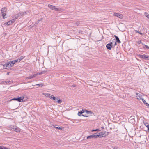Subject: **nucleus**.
Here are the masks:
<instances>
[{
    "label": "nucleus",
    "instance_id": "nucleus-43",
    "mask_svg": "<svg viewBox=\"0 0 149 149\" xmlns=\"http://www.w3.org/2000/svg\"><path fill=\"white\" fill-rule=\"evenodd\" d=\"M116 45H117V43H116V42H115L114 44V46H115Z\"/></svg>",
    "mask_w": 149,
    "mask_h": 149
},
{
    "label": "nucleus",
    "instance_id": "nucleus-35",
    "mask_svg": "<svg viewBox=\"0 0 149 149\" xmlns=\"http://www.w3.org/2000/svg\"><path fill=\"white\" fill-rule=\"evenodd\" d=\"M55 99H56V98L54 96H53L52 100H55Z\"/></svg>",
    "mask_w": 149,
    "mask_h": 149
},
{
    "label": "nucleus",
    "instance_id": "nucleus-15",
    "mask_svg": "<svg viewBox=\"0 0 149 149\" xmlns=\"http://www.w3.org/2000/svg\"><path fill=\"white\" fill-rule=\"evenodd\" d=\"M114 37L116 38V42H117L118 43H120L121 42L119 40V38L116 35L114 36Z\"/></svg>",
    "mask_w": 149,
    "mask_h": 149
},
{
    "label": "nucleus",
    "instance_id": "nucleus-5",
    "mask_svg": "<svg viewBox=\"0 0 149 149\" xmlns=\"http://www.w3.org/2000/svg\"><path fill=\"white\" fill-rule=\"evenodd\" d=\"M48 7L50 8L51 9L53 10L57 11L59 10V9L58 8H56L55 6H53V5L50 4H49L48 5Z\"/></svg>",
    "mask_w": 149,
    "mask_h": 149
},
{
    "label": "nucleus",
    "instance_id": "nucleus-3",
    "mask_svg": "<svg viewBox=\"0 0 149 149\" xmlns=\"http://www.w3.org/2000/svg\"><path fill=\"white\" fill-rule=\"evenodd\" d=\"M98 135H99V137H105L107 136L109 134V132H101L99 133H98Z\"/></svg>",
    "mask_w": 149,
    "mask_h": 149
},
{
    "label": "nucleus",
    "instance_id": "nucleus-12",
    "mask_svg": "<svg viewBox=\"0 0 149 149\" xmlns=\"http://www.w3.org/2000/svg\"><path fill=\"white\" fill-rule=\"evenodd\" d=\"M147 55L145 54L143 55H139V57L141 58H143L145 59H146Z\"/></svg>",
    "mask_w": 149,
    "mask_h": 149
},
{
    "label": "nucleus",
    "instance_id": "nucleus-47",
    "mask_svg": "<svg viewBox=\"0 0 149 149\" xmlns=\"http://www.w3.org/2000/svg\"><path fill=\"white\" fill-rule=\"evenodd\" d=\"M101 128H102V129H104V127H101Z\"/></svg>",
    "mask_w": 149,
    "mask_h": 149
},
{
    "label": "nucleus",
    "instance_id": "nucleus-16",
    "mask_svg": "<svg viewBox=\"0 0 149 149\" xmlns=\"http://www.w3.org/2000/svg\"><path fill=\"white\" fill-rule=\"evenodd\" d=\"M112 46L111 45V44H108L106 45V47L107 49L109 50H111V49Z\"/></svg>",
    "mask_w": 149,
    "mask_h": 149
},
{
    "label": "nucleus",
    "instance_id": "nucleus-33",
    "mask_svg": "<svg viewBox=\"0 0 149 149\" xmlns=\"http://www.w3.org/2000/svg\"><path fill=\"white\" fill-rule=\"evenodd\" d=\"M57 102L58 103H60L62 102V100L60 99H59L58 100Z\"/></svg>",
    "mask_w": 149,
    "mask_h": 149
},
{
    "label": "nucleus",
    "instance_id": "nucleus-4",
    "mask_svg": "<svg viewBox=\"0 0 149 149\" xmlns=\"http://www.w3.org/2000/svg\"><path fill=\"white\" fill-rule=\"evenodd\" d=\"M99 135L98 134V133H96L93 134L92 135L88 136L87 137V139H91L92 138H97L99 137Z\"/></svg>",
    "mask_w": 149,
    "mask_h": 149
},
{
    "label": "nucleus",
    "instance_id": "nucleus-41",
    "mask_svg": "<svg viewBox=\"0 0 149 149\" xmlns=\"http://www.w3.org/2000/svg\"><path fill=\"white\" fill-rule=\"evenodd\" d=\"M109 44H111V45L112 46V45L113 44V43L112 42H111L110 43H109Z\"/></svg>",
    "mask_w": 149,
    "mask_h": 149
},
{
    "label": "nucleus",
    "instance_id": "nucleus-2",
    "mask_svg": "<svg viewBox=\"0 0 149 149\" xmlns=\"http://www.w3.org/2000/svg\"><path fill=\"white\" fill-rule=\"evenodd\" d=\"M27 14L26 12H19L15 15V18L18 19V18L23 16L24 15Z\"/></svg>",
    "mask_w": 149,
    "mask_h": 149
},
{
    "label": "nucleus",
    "instance_id": "nucleus-26",
    "mask_svg": "<svg viewBox=\"0 0 149 149\" xmlns=\"http://www.w3.org/2000/svg\"><path fill=\"white\" fill-rule=\"evenodd\" d=\"M100 130L99 129H93L92 130V132L94 131H100Z\"/></svg>",
    "mask_w": 149,
    "mask_h": 149
},
{
    "label": "nucleus",
    "instance_id": "nucleus-32",
    "mask_svg": "<svg viewBox=\"0 0 149 149\" xmlns=\"http://www.w3.org/2000/svg\"><path fill=\"white\" fill-rule=\"evenodd\" d=\"M137 43L139 45L140 44L142 43L141 40H139L137 42Z\"/></svg>",
    "mask_w": 149,
    "mask_h": 149
},
{
    "label": "nucleus",
    "instance_id": "nucleus-39",
    "mask_svg": "<svg viewBox=\"0 0 149 149\" xmlns=\"http://www.w3.org/2000/svg\"><path fill=\"white\" fill-rule=\"evenodd\" d=\"M3 149H8V148L7 147H3Z\"/></svg>",
    "mask_w": 149,
    "mask_h": 149
},
{
    "label": "nucleus",
    "instance_id": "nucleus-7",
    "mask_svg": "<svg viewBox=\"0 0 149 149\" xmlns=\"http://www.w3.org/2000/svg\"><path fill=\"white\" fill-rule=\"evenodd\" d=\"M11 128L13 130L17 132H19L20 131L19 128L16 126H11Z\"/></svg>",
    "mask_w": 149,
    "mask_h": 149
},
{
    "label": "nucleus",
    "instance_id": "nucleus-44",
    "mask_svg": "<svg viewBox=\"0 0 149 149\" xmlns=\"http://www.w3.org/2000/svg\"><path fill=\"white\" fill-rule=\"evenodd\" d=\"M145 15H146V16L147 17V15H148V13H146L145 12Z\"/></svg>",
    "mask_w": 149,
    "mask_h": 149
},
{
    "label": "nucleus",
    "instance_id": "nucleus-14",
    "mask_svg": "<svg viewBox=\"0 0 149 149\" xmlns=\"http://www.w3.org/2000/svg\"><path fill=\"white\" fill-rule=\"evenodd\" d=\"M37 74H34L33 75H31V76H30L29 77H27V79H31V78H34L36 76Z\"/></svg>",
    "mask_w": 149,
    "mask_h": 149
},
{
    "label": "nucleus",
    "instance_id": "nucleus-31",
    "mask_svg": "<svg viewBox=\"0 0 149 149\" xmlns=\"http://www.w3.org/2000/svg\"><path fill=\"white\" fill-rule=\"evenodd\" d=\"M8 22V25H9L11 24H12L13 23L12 22H11V21L10 20Z\"/></svg>",
    "mask_w": 149,
    "mask_h": 149
},
{
    "label": "nucleus",
    "instance_id": "nucleus-28",
    "mask_svg": "<svg viewBox=\"0 0 149 149\" xmlns=\"http://www.w3.org/2000/svg\"><path fill=\"white\" fill-rule=\"evenodd\" d=\"M135 32L136 33H139V34H140L141 35H142L143 34L141 32H139V31L135 30Z\"/></svg>",
    "mask_w": 149,
    "mask_h": 149
},
{
    "label": "nucleus",
    "instance_id": "nucleus-30",
    "mask_svg": "<svg viewBox=\"0 0 149 149\" xmlns=\"http://www.w3.org/2000/svg\"><path fill=\"white\" fill-rule=\"evenodd\" d=\"M145 104H146H146L147 103L146 102V101H145V100L143 98H142L141 100Z\"/></svg>",
    "mask_w": 149,
    "mask_h": 149
},
{
    "label": "nucleus",
    "instance_id": "nucleus-13",
    "mask_svg": "<svg viewBox=\"0 0 149 149\" xmlns=\"http://www.w3.org/2000/svg\"><path fill=\"white\" fill-rule=\"evenodd\" d=\"M130 123L133 124L135 122V120L134 118H132V117H130L128 120Z\"/></svg>",
    "mask_w": 149,
    "mask_h": 149
},
{
    "label": "nucleus",
    "instance_id": "nucleus-23",
    "mask_svg": "<svg viewBox=\"0 0 149 149\" xmlns=\"http://www.w3.org/2000/svg\"><path fill=\"white\" fill-rule=\"evenodd\" d=\"M24 58V56H22L19 58L18 59L19 60V62H20L21 60L23 59V58Z\"/></svg>",
    "mask_w": 149,
    "mask_h": 149
},
{
    "label": "nucleus",
    "instance_id": "nucleus-27",
    "mask_svg": "<svg viewBox=\"0 0 149 149\" xmlns=\"http://www.w3.org/2000/svg\"><path fill=\"white\" fill-rule=\"evenodd\" d=\"M2 17L3 19H5L6 18V17H5V16L6 15V14L5 13H2Z\"/></svg>",
    "mask_w": 149,
    "mask_h": 149
},
{
    "label": "nucleus",
    "instance_id": "nucleus-34",
    "mask_svg": "<svg viewBox=\"0 0 149 149\" xmlns=\"http://www.w3.org/2000/svg\"><path fill=\"white\" fill-rule=\"evenodd\" d=\"M81 116H83L85 117H88L89 116H87V115H84V114H82L81 115Z\"/></svg>",
    "mask_w": 149,
    "mask_h": 149
},
{
    "label": "nucleus",
    "instance_id": "nucleus-42",
    "mask_svg": "<svg viewBox=\"0 0 149 149\" xmlns=\"http://www.w3.org/2000/svg\"><path fill=\"white\" fill-rule=\"evenodd\" d=\"M72 86L73 87H76V85H75V84H73V85H72Z\"/></svg>",
    "mask_w": 149,
    "mask_h": 149
},
{
    "label": "nucleus",
    "instance_id": "nucleus-46",
    "mask_svg": "<svg viewBox=\"0 0 149 149\" xmlns=\"http://www.w3.org/2000/svg\"><path fill=\"white\" fill-rule=\"evenodd\" d=\"M42 18H41V19H40L39 20H38V21L39 22L40 21H41V20H42Z\"/></svg>",
    "mask_w": 149,
    "mask_h": 149
},
{
    "label": "nucleus",
    "instance_id": "nucleus-8",
    "mask_svg": "<svg viewBox=\"0 0 149 149\" xmlns=\"http://www.w3.org/2000/svg\"><path fill=\"white\" fill-rule=\"evenodd\" d=\"M113 15L120 19L122 18L123 17L122 14L116 13H114L113 14Z\"/></svg>",
    "mask_w": 149,
    "mask_h": 149
},
{
    "label": "nucleus",
    "instance_id": "nucleus-10",
    "mask_svg": "<svg viewBox=\"0 0 149 149\" xmlns=\"http://www.w3.org/2000/svg\"><path fill=\"white\" fill-rule=\"evenodd\" d=\"M143 124L147 128V131L148 132H149V125L148 123L143 121Z\"/></svg>",
    "mask_w": 149,
    "mask_h": 149
},
{
    "label": "nucleus",
    "instance_id": "nucleus-17",
    "mask_svg": "<svg viewBox=\"0 0 149 149\" xmlns=\"http://www.w3.org/2000/svg\"><path fill=\"white\" fill-rule=\"evenodd\" d=\"M85 111H86V113L87 114H93V115L94 116H95L94 113L92 111H90L87 110H86Z\"/></svg>",
    "mask_w": 149,
    "mask_h": 149
},
{
    "label": "nucleus",
    "instance_id": "nucleus-22",
    "mask_svg": "<svg viewBox=\"0 0 149 149\" xmlns=\"http://www.w3.org/2000/svg\"><path fill=\"white\" fill-rule=\"evenodd\" d=\"M141 44L143 45V47L144 48L145 47L147 49H149V46H148L145 45L143 44V43H141Z\"/></svg>",
    "mask_w": 149,
    "mask_h": 149
},
{
    "label": "nucleus",
    "instance_id": "nucleus-36",
    "mask_svg": "<svg viewBox=\"0 0 149 149\" xmlns=\"http://www.w3.org/2000/svg\"><path fill=\"white\" fill-rule=\"evenodd\" d=\"M149 108V104L147 103H146V104H145Z\"/></svg>",
    "mask_w": 149,
    "mask_h": 149
},
{
    "label": "nucleus",
    "instance_id": "nucleus-11",
    "mask_svg": "<svg viewBox=\"0 0 149 149\" xmlns=\"http://www.w3.org/2000/svg\"><path fill=\"white\" fill-rule=\"evenodd\" d=\"M86 109H82V111H79L78 113V115L79 116H81L82 114L84 113V112H86Z\"/></svg>",
    "mask_w": 149,
    "mask_h": 149
},
{
    "label": "nucleus",
    "instance_id": "nucleus-45",
    "mask_svg": "<svg viewBox=\"0 0 149 149\" xmlns=\"http://www.w3.org/2000/svg\"><path fill=\"white\" fill-rule=\"evenodd\" d=\"M9 72H7V74H6V75H9Z\"/></svg>",
    "mask_w": 149,
    "mask_h": 149
},
{
    "label": "nucleus",
    "instance_id": "nucleus-29",
    "mask_svg": "<svg viewBox=\"0 0 149 149\" xmlns=\"http://www.w3.org/2000/svg\"><path fill=\"white\" fill-rule=\"evenodd\" d=\"M5 82L6 84H8V83H10H10H12L13 82V81H5Z\"/></svg>",
    "mask_w": 149,
    "mask_h": 149
},
{
    "label": "nucleus",
    "instance_id": "nucleus-19",
    "mask_svg": "<svg viewBox=\"0 0 149 149\" xmlns=\"http://www.w3.org/2000/svg\"><path fill=\"white\" fill-rule=\"evenodd\" d=\"M47 72V70H45L43 71H41V72H39L37 74H39V75H41L42 74H44Z\"/></svg>",
    "mask_w": 149,
    "mask_h": 149
},
{
    "label": "nucleus",
    "instance_id": "nucleus-1",
    "mask_svg": "<svg viewBox=\"0 0 149 149\" xmlns=\"http://www.w3.org/2000/svg\"><path fill=\"white\" fill-rule=\"evenodd\" d=\"M17 62H19L18 59L10 61L3 65V68L5 69H7L8 68L12 67L13 66L14 64Z\"/></svg>",
    "mask_w": 149,
    "mask_h": 149
},
{
    "label": "nucleus",
    "instance_id": "nucleus-37",
    "mask_svg": "<svg viewBox=\"0 0 149 149\" xmlns=\"http://www.w3.org/2000/svg\"><path fill=\"white\" fill-rule=\"evenodd\" d=\"M4 24L6 25H8V22H7L5 23Z\"/></svg>",
    "mask_w": 149,
    "mask_h": 149
},
{
    "label": "nucleus",
    "instance_id": "nucleus-25",
    "mask_svg": "<svg viewBox=\"0 0 149 149\" xmlns=\"http://www.w3.org/2000/svg\"><path fill=\"white\" fill-rule=\"evenodd\" d=\"M36 86H39L42 87L44 85V84L42 83H40L38 84H36Z\"/></svg>",
    "mask_w": 149,
    "mask_h": 149
},
{
    "label": "nucleus",
    "instance_id": "nucleus-20",
    "mask_svg": "<svg viewBox=\"0 0 149 149\" xmlns=\"http://www.w3.org/2000/svg\"><path fill=\"white\" fill-rule=\"evenodd\" d=\"M46 95L49 97L51 99H52V97L53 96V95H51L49 93H46Z\"/></svg>",
    "mask_w": 149,
    "mask_h": 149
},
{
    "label": "nucleus",
    "instance_id": "nucleus-18",
    "mask_svg": "<svg viewBox=\"0 0 149 149\" xmlns=\"http://www.w3.org/2000/svg\"><path fill=\"white\" fill-rule=\"evenodd\" d=\"M7 11V8H2L1 10V13H5Z\"/></svg>",
    "mask_w": 149,
    "mask_h": 149
},
{
    "label": "nucleus",
    "instance_id": "nucleus-38",
    "mask_svg": "<svg viewBox=\"0 0 149 149\" xmlns=\"http://www.w3.org/2000/svg\"><path fill=\"white\" fill-rule=\"evenodd\" d=\"M3 146H0V149H3Z\"/></svg>",
    "mask_w": 149,
    "mask_h": 149
},
{
    "label": "nucleus",
    "instance_id": "nucleus-9",
    "mask_svg": "<svg viewBox=\"0 0 149 149\" xmlns=\"http://www.w3.org/2000/svg\"><path fill=\"white\" fill-rule=\"evenodd\" d=\"M136 97L137 99L141 100L142 98V95L141 94H139L137 93H136Z\"/></svg>",
    "mask_w": 149,
    "mask_h": 149
},
{
    "label": "nucleus",
    "instance_id": "nucleus-21",
    "mask_svg": "<svg viewBox=\"0 0 149 149\" xmlns=\"http://www.w3.org/2000/svg\"><path fill=\"white\" fill-rule=\"evenodd\" d=\"M54 127L57 129H58L59 130H62V128L60 127L58 125H55Z\"/></svg>",
    "mask_w": 149,
    "mask_h": 149
},
{
    "label": "nucleus",
    "instance_id": "nucleus-24",
    "mask_svg": "<svg viewBox=\"0 0 149 149\" xmlns=\"http://www.w3.org/2000/svg\"><path fill=\"white\" fill-rule=\"evenodd\" d=\"M13 19H12L11 20H10V21H11V22H12V23H13L15 22V21L16 20V19H16L15 18V16H14V17H13Z\"/></svg>",
    "mask_w": 149,
    "mask_h": 149
},
{
    "label": "nucleus",
    "instance_id": "nucleus-40",
    "mask_svg": "<svg viewBox=\"0 0 149 149\" xmlns=\"http://www.w3.org/2000/svg\"><path fill=\"white\" fill-rule=\"evenodd\" d=\"M146 59L149 60V56H147Z\"/></svg>",
    "mask_w": 149,
    "mask_h": 149
},
{
    "label": "nucleus",
    "instance_id": "nucleus-6",
    "mask_svg": "<svg viewBox=\"0 0 149 149\" xmlns=\"http://www.w3.org/2000/svg\"><path fill=\"white\" fill-rule=\"evenodd\" d=\"M22 97H19L17 98H14L10 100H16L19 102H23V99L24 98H22Z\"/></svg>",
    "mask_w": 149,
    "mask_h": 149
}]
</instances>
